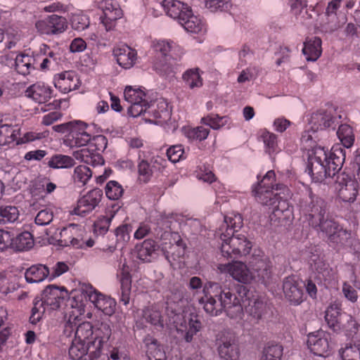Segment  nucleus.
Wrapping results in <instances>:
<instances>
[{
    "mask_svg": "<svg viewBox=\"0 0 360 360\" xmlns=\"http://www.w3.org/2000/svg\"><path fill=\"white\" fill-rule=\"evenodd\" d=\"M301 206L309 225L321 232L330 243H345L349 234L330 217L328 205L324 199L310 191Z\"/></svg>",
    "mask_w": 360,
    "mask_h": 360,
    "instance_id": "nucleus-1",
    "label": "nucleus"
},
{
    "mask_svg": "<svg viewBox=\"0 0 360 360\" xmlns=\"http://www.w3.org/2000/svg\"><path fill=\"white\" fill-rule=\"evenodd\" d=\"M345 160V150L340 146L333 147L329 152L323 147L315 146L308 155L307 170L314 181L322 182L342 172Z\"/></svg>",
    "mask_w": 360,
    "mask_h": 360,
    "instance_id": "nucleus-2",
    "label": "nucleus"
},
{
    "mask_svg": "<svg viewBox=\"0 0 360 360\" xmlns=\"http://www.w3.org/2000/svg\"><path fill=\"white\" fill-rule=\"evenodd\" d=\"M224 222L226 233L220 236L222 255L232 261L246 257L252 250V243L244 234L237 233L236 228L242 226L240 215H236L233 218L224 217Z\"/></svg>",
    "mask_w": 360,
    "mask_h": 360,
    "instance_id": "nucleus-3",
    "label": "nucleus"
},
{
    "mask_svg": "<svg viewBox=\"0 0 360 360\" xmlns=\"http://www.w3.org/2000/svg\"><path fill=\"white\" fill-rule=\"evenodd\" d=\"M70 295H72L71 307L78 309L79 311L84 310V302L89 300L105 315L112 316L115 311V300L101 293L89 284L83 283L78 289L72 290Z\"/></svg>",
    "mask_w": 360,
    "mask_h": 360,
    "instance_id": "nucleus-4",
    "label": "nucleus"
},
{
    "mask_svg": "<svg viewBox=\"0 0 360 360\" xmlns=\"http://www.w3.org/2000/svg\"><path fill=\"white\" fill-rule=\"evenodd\" d=\"M238 297H240L243 303V309L255 319L257 322L262 319L267 313L266 302L255 290H250L243 285H238L236 288Z\"/></svg>",
    "mask_w": 360,
    "mask_h": 360,
    "instance_id": "nucleus-5",
    "label": "nucleus"
},
{
    "mask_svg": "<svg viewBox=\"0 0 360 360\" xmlns=\"http://www.w3.org/2000/svg\"><path fill=\"white\" fill-rule=\"evenodd\" d=\"M219 292V283L207 282L203 287L204 296L199 299L205 312L212 316H217L223 311Z\"/></svg>",
    "mask_w": 360,
    "mask_h": 360,
    "instance_id": "nucleus-6",
    "label": "nucleus"
},
{
    "mask_svg": "<svg viewBox=\"0 0 360 360\" xmlns=\"http://www.w3.org/2000/svg\"><path fill=\"white\" fill-rule=\"evenodd\" d=\"M255 280L266 285L271 276V263L261 250H255L248 261Z\"/></svg>",
    "mask_w": 360,
    "mask_h": 360,
    "instance_id": "nucleus-7",
    "label": "nucleus"
},
{
    "mask_svg": "<svg viewBox=\"0 0 360 360\" xmlns=\"http://www.w3.org/2000/svg\"><path fill=\"white\" fill-rule=\"evenodd\" d=\"M335 189L338 191L339 198L344 202H352L356 200L358 194V182L345 170L338 174L335 179Z\"/></svg>",
    "mask_w": 360,
    "mask_h": 360,
    "instance_id": "nucleus-8",
    "label": "nucleus"
},
{
    "mask_svg": "<svg viewBox=\"0 0 360 360\" xmlns=\"http://www.w3.org/2000/svg\"><path fill=\"white\" fill-rule=\"evenodd\" d=\"M219 300L222 304V311H226L231 319L240 317L243 314V303L240 297L233 293L226 285H222L219 283Z\"/></svg>",
    "mask_w": 360,
    "mask_h": 360,
    "instance_id": "nucleus-9",
    "label": "nucleus"
},
{
    "mask_svg": "<svg viewBox=\"0 0 360 360\" xmlns=\"http://www.w3.org/2000/svg\"><path fill=\"white\" fill-rule=\"evenodd\" d=\"M102 197L103 191L100 188L91 190L78 200L77 205L71 212V214L85 216L98 205Z\"/></svg>",
    "mask_w": 360,
    "mask_h": 360,
    "instance_id": "nucleus-10",
    "label": "nucleus"
},
{
    "mask_svg": "<svg viewBox=\"0 0 360 360\" xmlns=\"http://www.w3.org/2000/svg\"><path fill=\"white\" fill-rule=\"evenodd\" d=\"M218 352L220 357L224 360L238 359L239 349L233 334L227 333L222 335L219 342Z\"/></svg>",
    "mask_w": 360,
    "mask_h": 360,
    "instance_id": "nucleus-11",
    "label": "nucleus"
},
{
    "mask_svg": "<svg viewBox=\"0 0 360 360\" xmlns=\"http://www.w3.org/2000/svg\"><path fill=\"white\" fill-rule=\"evenodd\" d=\"M302 285L293 276L285 278L283 283V290L285 298L291 304L299 305L303 302Z\"/></svg>",
    "mask_w": 360,
    "mask_h": 360,
    "instance_id": "nucleus-12",
    "label": "nucleus"
},
{
    "mask_svg": "<svg viewBox=\"0 0 360 360\" xmlns=\"http://www.w3.org/2000/svg\"><path fill=\"white\" fill-rule=\"evenodd\" d=\"M326 334L323 330H317L308 335L307 346L315 355L323 356L329 349V343Z\"/></svg>",
    "mask_w": 360,
    "mask_h": 360,
    "instance_id": "nucleus-13",
    "label": "nucleus"
},
{
    "mask_svg": "<svg viewBox=\"0 0 360 360\" xmlns=\"http://www.w3.org/2000/svg\"><path fill=\"white\" fill-rule=\"evenodd\" d=\"M162 6L166 13L179 22L185 20L188 15H191V7L186 4L178 0H164Z\"/></svg>",
    "mask_w": 360,
    "mask_h": 360,
    "instance_id": "nucleus-14",
    "label": "nucleus"
},
{
    "mask_svg": "<svg viewBox=\"0 0 360 360\" xmlns=\"http://www.w3.org/2000/svg\"><path fill=\"white\" fill-rule=\"evenodd\" d=\"M333 123L334 117L330 112L321 109L311 115L309 120V129L316 132L331 127Z\"/></svg>",
    "mask_w": 360,
    "mask_h": 360,
    "instance_id": "nucleus-15",
    "label": "nucleus"
},
{
    "mask_svg": "<svg viewBox=\"0 0 360 360\" xmlns=\"http://www.w3.org/2000/svg\"><path fill=\"white\" fill-rule=\"evenodd\" d=\"M137 258L145 262H151L153 255H157L159 246L152 239H146L135 247Z\"/></svg>",
    "mask_w": 360,
    "mask_h": 360,
    "instance_id": "nucleus-16",
    "label": "nucleus"
},
{
    "mask_svg": "<svg viewBox=\"0 0 360 360\" xmlns=\"http://www.w3.org/2000/svg\"><path fill=\"white\" fill-rule=\"evenodd\" d=\"M117 63L124 69L131 68L135 63L136 52L129 46L116 48L113 50Z\"/></svg>",
    "mask_w": 360,
    "mask_h": 360,
    "instance_id": "nucleus-17",
    "label": "nucleus"
},
{
    "mask_svg": "<svg viewBox=\"0 0 360 360\" xmlns=\"http://www.w3.org/2000/svg\"><path fill=\"white\" fill-rule=\"evenodd\" d=\"M50 269L44 264H35L28 268L25 273V278L27 283H35L43 281L49 278Z\"/></svg>",
    "mask_w": 360,
    "mask_h": 360,
    "instance_id": "nucleus-18",
    "label": "nucleus"
},
{
    "mask_svg": "<svg viewBox=\"0 0 360 360\" xmlns=\"http://www.w3.org/2000/svg\"><path fill=\"white\" fill-rule=\"evenodd\" d=\"M257 200L262 205H274L278 200V193H274L270 186L258 184L253 190Z\"/></svg>",
    "mask_w": 360,
    "mask_h": 360,
    "instance_id": "nucleus-19",
    "label": "nucleus"
},
{
    "mask_svg": "<svg viewBox=\"0 0 360 360\" xmlns=\"http://www.w3.org/2000/svg\"><path fill=\"white\" fill-rule=\"evenodd\" d=\"M55 86L62 89L64 92H70L79 86V79L74 72H65L59 75Z\"/></svg>",
    "mask_w": 360,
    "mask_h": 360,
    "instance_id": "nucleus-20",
    "label": "nucleus"
},
{
    "mask_svg": "<svg viewBox=\"0 0 360 360\" xmlns=\"http://www.w3.org/2000/svg\"><path fill=\"white\" fill-rule=\"evenodd\" d=\"M97 338H96L94 341H88V342L75 339L69 348V355L70 358L73 360L81 359L84 356L88 354V351L91 349V347H94Z\"/></svg>",
    "mask_w": 360,
    "mask_h": 360,
    "instance_id": "nucleus-21",
    "label": "nucleus"
},
{
    "mask_svg": "<svg viewBox=\"0 0 360 360\" xmlns=\"http://www.w3.org/2000/svg\"><path fill=\"white\" fill-rule=\"evenodd\" d=\"M146 357L148 360H166L165 352L162 349L158 341L151 336L145 338Z\"/></svg>",
    "mask_w": 360,
    "mask_h": 360,
    "instance_id": "nucleus-22",
    "label": "nucleus"
},
{
    "mask_svg": "<svg viewBox=\"0 0 360 360\" xmlns=\"http://www.w3.org/2000/svg\"><path fill=\"white\" fill-rule=\"evenodd\" d=\"M231 276L240 283L248 284L255 280L252 271H250L243 262H236L231 267Z\"/></svg>",
    "mask_w": 360,
    "mask_h": 360,
    "instance_id": "nucleus-23",
    "label": "nucleus"
},
{
    "mask_svg": "<svg viewBox=\"0 0 360 360\" xmlns=\"http://www.w3.org/2000/svg\"><path fill=\"white\" fill-rule=\"evenodd\" d=\"M51 92L52 91L49 88L34 84L27 88L25 94L36 102L42 103L51 98Z\"/></svg>",
    "mask_w": 360,
    "mask_h": 360,
    "instance_id": "nucleus-24",
    "label": "nucleus"
},
{
    "mask_svg": "<svg viewBox=\"0 0 360 360\" xmlns=\"http://www.w3.org/2000/svg\"><path fill=\"white\" fill-rule=\"evenodd\" d=\"M302 53L308 61L316 60L321 54V39L315 37L304 42Z\"/></svg>",
    "mask_w": 360,
    "mask_h": 360,
    "instance_id": "nucleus-25",
    "label": "nucleus"
},
{
    "mask_svg": "<svg viewBox=\"0 0 360 360\" xmlns=\"http://www.w3.org/2000/svg\"><path fill=\"white\" fill-rule=\"evenodd\" d=\"M34 244L32 235L28 231H24L13 238L11 235V243L9 247L16 251H24L30 249Z\"/></svg>",
    "mask_w": 360,
    "mask_h": 360,
    "instance_id": "nucleus-26",
    "label": "nucleus"
},
{
    "mask_svg": "<svg viewBox=\"0 0 360 360\" xmlns=\"http://www.w3.org/2000/svg\"><path fill=\"white\" fill-rule=\"evenodd\" d=\"M344 312L338 304H330L326 311L325 319L328 326L334 331L339 330V320Z\"/></svg>",
    "mask_w": 360,
    "mask_h": 360,
    "instance_id": "nucleus-27",
    "label": "nucleus"
},
{
    "mask_svg": "<svg viewBox=\"0 0 360 360\" xmlns=\"http://www.w3.org/2000/svg\"><path fill=\"white\" fill-rule=\"evenodd\" d=\"M47 165L52 169H69L76 164L73 158L63 155L54 154L49 159Z\"/></svg>",
    "mask_w": 360,
    "mask_h": 360,
    "instance_id": "nucleus-28",
    "label": "nucleus"
},
{
    "mask_svg": "<svg viewBox=\"0 0 360 360\" xmlns=\"http://www.w3.org/2000/svg\"><path fill=\"white\" fill-rule=\"evenodd\" d=\"M73 155L76 159L92 166L103 165L104 164V160L101 155L91 153L86 148L74 152Z\"/></svg>",
    "mask_w": 360,
    "mask_h": 360,
    "instance_id": "nucleus-29",
    "label": "nucleus"
},
{
    "mask_svg": "<svg viewBox=\"0 0 360 360\" xmlns=\"http://www.w3.org/2000/svg\"><path fill=\"white\" fill-rule=\"evenodd\" d=\"M124 98L130 103H141L148 105V101L145 99L146 93L141 89H134L131 86H126L124 91Z\"/></svg>",
    "mask_w": 360,
    "mask_h": 360,
    "instance_id": "nucleus-30",
    "label": "nucleus"
},
{
    "mask_svg": "<svg viewBox=\"0 0 360 360\" xmlns=\"http://www.w3.org/2000/svg\"><path fill=\"white\" fill-rule=\"evenodd\" d=\"M19 129H14L10 124H0V146H5L17 140Z\"/></svg>",
    "mask_w": 360,
    "mask_h": 360,
    "instance_id": "nucleus-31",
    "label": "nucleus"
},
{
    "mask_svg": "<svg viewBox=\"0 0 360 360\" xmlns=\"http://www.w3.org/2000/svg\"><path fill=\"white\" fill-rule=\"evenodd\" d=\"M337 135L344 147L349 148L352 146L354 141V135L349 125L347 124H341L338 128Z\"/></svg>",
    "mask_w": 360,
    "mask_h": 360,
    "instance_id": "nucleus-32",
    "label": "nucleus"
},
{
    "mask_svg": "<svg viewBox=\"0 0 360 360\" xmlns=\"http://www.w3.org/2000/svg\"><path fill=\"white\" fill-rule=\"evenodd\" d=\"M154 169L150 165L149 160L147 159L146 155L143 154V158L140 160L138 164V173L139 179L143 183H147L152 177Z\"/></svg>",
    "mask_w": 360,
    "mask_h": 360,
    "instance_id": "nucleus-33",
    "label": "nucleus"
},
{
    "mask_svg": "<svg viewBox=\"0 0 360 360\" xmlns=\"http://www.w3.org/2000/svg\"><path fill=\"white\" fill-rule=\"evenodd\" d=\"M143 317L147 322L150 323L152 325L159 326L162 328L164 327L161 313L154 307H150L144 309L143 310Z\"/></svg>",
    "mask_w": 360,
    "mask_h": 360,
    "instance_id": "nucleus-34",
    "label": "nucleus"
},
{
    "mask_svg": "<svg viewBox=\"0 0 360 360\" xmlns=\"http://www.w3.org/2000/svg\"><path fill=\"white\" fill-rule=\"evenodd\" d=\"M49 27L52 30V34L63 32L68 27V22L64 17L58 15H51L48 17Z\"/></svg>",
    "mask_w": 360,
    "mask_h": 360,
    "instance_id": "nucleus-35",
    "label": "nucleus"
},
{
    "mask_svg": "<svg viewBox=\"0 0 360 360\" xmlns=\"http://www.w3.org/2000/svg\"><path fill=\"white\" fill-rule=\"evenodd\" d=\"M179 23L190 32L198 33L202 30L201 21L193 14L192 10H191V15H188L186 18L181 20Z\"/></svg>",
    "mask_w": 360,
    "mask_h": 360,
    "instance_id": "nucleus-36",
    "label": "nucleus"
},
{
    "mask_svg": "<svg viewBox=\"0 0 360 360\" xmlns=\"http://www.w3.org/2000/svg\"><path fill=\"white\" fill-rule=\"evenodd\" d=\"M270 217L271 221H278L281 226H286L291 222L294 218L292 209H287L286 211H281L279 209H274Z\"/></svg>",
    "mask_w": 360,
    "mask_h": 360,
    "instance_id": "nucleus-37",
    "label": "nucleus"
},
{
    "mask_svg": "<svg viewBox=\"0 0 360 360\" xmlns=\"http://www.w3.org/2000/svg\"><path fill=\"white\" fill-rule=\"evenodd\" d=\"M183 79L191 89L202 84V78L199 74V68H198L188 70L183 75Z\"/></svg>",
    "mask_w": 360,
    "mask_h": 360,
    "instance_id": "nucleus-38",
    "label": "nucleus"
},
{
    "mask_svg": "<svg viewBox=\"0 0 360 360\" xmlns=\"http://www.w3.org/2000/svg\"><path fill=\"white\" fill-rule=\"evenodd\" d=\"M358 323L354 319L345 312L339 320V330L342 328L350 333H356L358 330Z\"/></svg>",
    "mask_w": 360,
    "mask_h": 360,
    "instance_id": "nucleus-39",
    "label": "nucleus"
},
{
    "mask_svg": "<svg viewBox=\"0 0 360 360\" xmlns=\"http://www.w3.org/2000/svg\"><path fill=\"white\" fill-rule=\"evenodd\" d=\"M91 176L92 172L85 165H79L75 168L73 175L75 182L81 183L84 186Z\"/></svg>",
    "mask_w": 360,
    "mask_h": 360,
    "instance_id": "nucleus-40",
    "label": "nucleus"
},
{
    "mask_svg": "<svg viewBox=\"0 0 360 360\" xmlns=\"http://www.w3.org/2000/svg\"><path fill=\"white\" fill-rule=\"evenodd\" d=\"M18 210L15 207L1 208L0 224L13 223L18 218Z\"/></svg>",
    "mask_w": 360,
    "mask_h": 360,
    "instance_id": "nucleus-41",
    "label": "nucleus"
},
{
    "mask_svg": "<svg viewBox=\"0 0 360 360\" xmlns=\"http://www.w3.org/2000/svg\"><path fill=\"white\" fill-rule=\"evenodd\" d=\"M124 189L121 185L115 181H109L105 186V194L106 196L110 200H117L123 194Z\"/></svg>",
    "mask_w": 360,
    "mask_h": 360,
    "instance_id": "nucleus-42",
    "label": "nucleus"
},
{
    "mask_svg": "<svg viewBox=\"0 0 360 360\" xmlns=\"http://www.w3.org/2000/svg\"><path fill=\"white\" fill-rule=\"evenodd\" d=\"M93 335L92 326L89 322H84L79 324L75 332V338L79 340L88 342L89 339Z\"/></svg>",
    "mask_w": 360,
    "mask_h": 360,
    "instance_id": "nucleus-43",
    "label": "nucleus"
},
{
    "mask_svg": "<svg viewBox=\"0 0 360 360\" xmlns=\"http://www.w3.org/2000/svg\"><path fill=\"white\" fill-rule=\"evenodd\" d=\"M210 130L202 127H198L194 129H188L186 131V136L191 140H205Z\"/></svg>",
    "mask_w": 360,
    "mask_h": 360,
    "instance_id": "nucleus-44",
    "label": "nucleus"
},
{
    "mask_svg": "<svg viewBox=\"0 0 360 360\" xmlns=\"http://www.w3.org/2000/svg\"><path fill=\"white\" fill-rule=\"evenodd\" d=\"M165 312L167 316L176 323L177 319L181 315L182 307L172 302H166Z\"/></svg>",
    "mask_w": 360,
    "mask_h": 360,
    "instance_id": "nucleus-45",
    "label": "nucleus"
},
{
    "mask_svg": "<svg viewBox=\"0 0 360 360\" xmlns=\"http://www.w3.org/2000/svg\"><path fill=\"white\" fill-rule=\"evenodd\" d=\"M184 153L181 145L172 146L167 150V156L171 162L176 163L181 158Z\"/></svg>",
    "mask_w": 360,
    "mask_h": 360,
    "instance_id": "nucleus-46",
    "label": "nucleus"
},
{
    "mask_svg": "<svg viewBox=\"0 0 360 360\" xmlns=\"http://www.w3.org/2000/svg\"><path fill=\"white\" fill-rule=\"evenodd\" d=\"M263 354L274 358H281L283 354V347L281 345L269 342L264 347Z\"/></svg>",
    "mask_w": 360,
    "mask_h": 360,
    "instance_id": "nucleus-47",
    "label": "nucleus"
},
{
    "mask_svg": "<svg viewBox=\"0 0 360 360\" xmlns=\"http://www.w3.org/2000/svg\"><path fill=\"white\" fill-rule=\"evenodd\" d=\"M229 0H206L205 6L211 11H224L228 8Z\"/></svg>",
    "mask_w": 360,
    "mask_h": 360,
    "instance_id": "nucleus-48",
    "label": "nucleus"
},
{
    "mask_svg": "<svg viewBox=\"0 0 360 360\" xmlns=\"http://www.w3.org/2000/svg\"><path fill=\"white\" fill-rule=\"evenodd\" d=\"M223 120L222 117H219L218 115H211L202 118V122L206 125H209L213 129H220L224 124L220 123Z\"/></svg>",
    "mask_w": 360,
    "mask_h": 360,
    "instance_id": "nucleus-49",
    "label": "nucleus"
},
{
    "mask_svg": "<svg viewBox=\"0 0 360 360\" xmlns=\"http://www.w3.org/2000/svg\"><path fill=\"white\" fill-rule=\"evenodd\" d=\"M53 220V213L47 210H43L38 212L35 217V223L37 225L45 226Z\"/></svg>",
    "mask_w": 360,
    "mask_h": 360,
    "instance_id": "nucleus-50",
    "label": "nucleus"
},
{
    "mask_svg": "<svg viewBox=\"0 0 360 360\" xmlns=\"http://www.w3.org/2000/svg\"><path fill=\"white\" fill-rule=\"evenodd\" d=\"M131 231V226L129 224H124L115 229V235L117 241L127 242L130 236L129 233Z\"/></svg>",
    "mask_w": 360,
    "mask_h": 360,
    "instance_id": "nucleus-51",
    "label": "nucleus"
},
{
    "mask_svg": "<svg viewBox=\"0 0 360 360\" xmlns=\"http://www.w3.org/2000/svg\"><path fill=\"white\" fill-rule=\"evenodd\" d=\"M88 124L82 121H71L70 136L75 138L81 134V132H85Z\"/></svg>",
    "mask_w": 360,
    "mask_h": 360,
    "instance_id": "nucleus-52",
    "label": "nucleus"
},
{
    "mask_svg": "<svg viewBox=\"0 0 360 360\" xmlns=\"http://www.w3.org/2000/svg\"><path fill=\"white\" fill-rule=\"evenodd\" d=\"M149 107L150 105L148 103V105H143V103H131V105L128 108L127 113L129 116L136 117L146 112Z\"/></svg>",
    "mask_w": 360,
    "mask_h": 360,
    "instance_id": "nucleus-53",
    "label": "nucleus"
},
{
    "mask_svg": "<svg viewBox=\"0 0 360 360\" xmlns=\"http://www.w3.org/2000/svg\"><path fill=\"white\" fill-rule=\"evenodd\" d=\"M69 270V267L63 262H58L53 267L52 271H50L49 280L51 281L53 278L61 276L63 274L67 272Z\"/></svg>",
    "mask_w": 360,
    "mask_h": 360,
    "instance_id": "nucleus-54",
    "label": "nucleus"
},
{
    "mask_svg": "<svg viewBox=\"0 0 360 360\" xmlns=\"http://www.w3.org/2000/svg\"><path fill=\"white\" fill-rule=\"evenodd\" d=\"M112 11H105V27H107L106 24L108 22L115 21L117 19L122 17V13L120 8L115 6L114 5H111ZM109 28L106 27V30Z\"/></svg>",
    "mask_w": 360,
    "mask_h": 360,
    "instance_id": "nucleus-55",
    "label": "nucleus"
},
{
    "mask_svg": "<svg viewBox=\"0 0 360 360\" xmlns=\"http://www.w3.org/2000/svg\"><path fill=\"white\" fill-rule=\"evenodd\" d=\"M187 325L188 328L196 332L200 331L202 328L200 317L198 314L193 313L189 315Z\"/></svg>",
    "mask_w": 360,
    "mask_h": 360,
    "instance_id": "nucleus-56",
    "label": "nucleus"
},
{
    "mask_svg": "<svg viewBox=\"0 0 360 360\" xmlns=\"http://www.w3.org/2000/svg\"><path fill=\"white\" fill-rule=\"evenodd\" d=\"M186 245L181 239L176 241V244L173 245L172 249V257L173 259L181 258L184 256L186 252Z\"/></svg>",
    "mask_w": 360,
    "mask_h": 360,
    "instance_id": "nucleus-57",
    "label": "nucleus"
},
{
    "mask_svg": "<svg viewBox=\"0 0 360 360\" xmlns=\"http://www.w3.org/2000/svg\"><path fill=\"white\" fill-rule=\"evenodd\" d=\"M155 51L160 53L163 56H167L170 52L172 46L165 41H158L153 44Z\"/></svg>",
    "mask_w": 360,
    "mask_h": 360,
    "instance_id": "nucleus-58",
    "label": "nucleus"
},
{
    "mask_svg": "<svg viewBox=\"0 0 360 360\" xmlns=\"http://www.w3.org/2000/svg\"><path fill=\"white\" fill-rule=\"evenodd\" d=\"M60 293V290L59 287L56 285H49L46 287V288L42 291V297H53L55 300L58 298V294Z\"/></svg>",
    "mask_w": 360,
    "mask_h": 360,
    "instance_id": "nucleus-59",
    "label": "nucleus"
},
{
    "mask_svg": "<svg viewBox=\"0 0 360 360\" xmlns=\"http://www.w3.org/2000/svg\"><path fill=\"white\" fill-rule=\"evenodd\" d=\"M261 137L266 147L269 149L274 148L276 144V136L275 134L265 131L262 134Z\"/></svg>",
    "mask_w": 360,
    "mask_h": 360,
    "instance_id": "nucleus-60",
    "label": "nucleus"
},
{
    "mask_svg": "<svg viewBox=\"0 0 360 360\" xmlns=\"http://www.w3.org/2000/svg\"><path fill=\"white\" fill-rule=\"evenodd\" d=\"M110 221L111 219L110 217H103V219L95 224V231L98 232L99 234H104L108 230Z\"/></svg>",
    "mask_w": 360,
    "mask_h": 360,
    "instance_id": "nucleus-61",
    "label": "nucleus"
},
{
    "mask_svg": "<svg viewBox=\"0 0 360 360\" xmlns=\"http://www.w3.org/2000/svg\"><path fill=\"white\" fill-rule=\"evenodd\" d=\"M35 27L37 31L41 34H52V30L49 27L48 18L44 20H39L36 22Z\"/></svg>",
    "mask_w": 360,
    "mask_h": 360,
    "instance_id": "nucleus-62",
    "label": "nucleus"
},
{
    "mask_svg": "<svg viewBox=\"0 0 360 360\" xmlns=\"http://www.w3.org/2000/svg\"><path fill=\"white\" fill-rule=\"evenodd\" d=\"M11 243V234L8 231L0 229V250L9 247Z\"/></svg>",
    "mask_w": 360,
    "mask_h": 360,
    "instance_id": "nucleus-63",
    "label": "nucleus"
},
{
    "mask_svg": "<svg viewBox=\"0 0 360 360\" xmlns=\"http://www.w3.org/2000/svg\"><path fill=\"white\" fill-rule=\"evenodd\" d=\"M86 46V42L81 38H76L71 42L70 50L71 52H81L83 51Z\"/></svg>",
    "mask_w": 360,
    "mask_h": 360,
    "instance_id": "nucleus-64",
    "label": "nucleus"
}]
</instances>
